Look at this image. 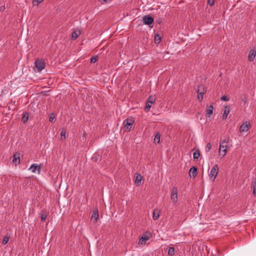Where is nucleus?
Masks as SVG:
<instances>
[{
    "label": "nucleus",
    "mask_w": 256,
    "mask_h": 256,
    "mask_svg": "<svg viewBox=\"0 0 256 256\" xmlns=\"http://www.w3.org/2000/svg\"><path fill=\"white\" fill-rule=\"evenodd\" d=\"M228 147V139H225L220 143V148L218 150L219 156L222 158L226 154Z\"/></svg>",
    "instance_id": "1"
},
{
    "label": "nucleus",
    "mask_w": 256,
    "mask_h": 256,
    "mask_svg": "<svg viewBox=\"0 0 256 256\" xmlns=\"http://www.w3.org/2000/svg\"><path fill=\"white\" fill-rule=\"evenodd\" d=\"M152 236V234L149 232H146L141 237V238H140L138 241V244L139 245H144L145 244L146 242Z\"/></svg>",
    "instance_id": "2"
},
{
    "label": "nucleus",
    "mask_w": 256,
    "mask_h": 256,
    "mask_svg": "<svg viewBox=\"0 0 256 256\" xmlns=\"http://www.w3.org/2000/svg\"><path fill=\"white\" fill-rule=\"evenodd\" d=\"M134 123V120L132 118H128L123 122L124 128L128 131L131 130Z\"/></svg>",
    "instance_id": "3"
},
{
    "label": "nucleus",
    "mask_w": 256,
    "mask_h": 256,
    "mask_svg": "<svg viewBox=\"0 0 256 256\" xmlns=\"http://www.w3.org/2000/svg\"><path fill=\"white\" fill-rule=\"evenodd\" d=\"M170 198L174 204L178 202V190L176 187H173L171 190Z\"/></svg>",
    "instance_id": "4"
},
{
    "label": "nucleus",
    "mask_w": 256,
    "mask_h": 256,
    "mask_svg": "<svg viewBox=\"0 0 256 256\" xmlns=\"http://www.w3.org/2000/svg\"><path fill=\"white\" fill-rule=\"evenodd\" d=\"M34 64L38 72H40L44 68L45 62L44 60L38 59L36 60Z\"/></svg>",
    "instance_id": "5"
},
{
    "label": "nucleus",
    "mask_w": 256,
    "mask_h": 256,
    "mask_svg": "<svg viewBox=\"0 0 256 256\" xmlns=\"http://www.w3.org/2000/svg\"><path fill=\"white\" fill-rule=\"evenodd\" d=\"M206 90L203 86H200L198 87L197 90L198 98L200 101H202L203 99V95L206 92Z\"/></svg>",
    "instance_id": "6"
},
{
    "label": "nucleus",
    "mask_w": 256,
    "mask_h": 256,
    "mask_svg": "<svg viewBox=\"0 0 256 256\" xmlns=\"http://www.w3.org/2000/svg\"><path fill=\"white\" fill-rule=\"evenodd\" d=\"M28 170H31L33 173H35L37 172L38 174H40L41 172V166L37 164H33L30 166Z\"/></svg>",
    "instance_id": "7"
},
{
    "label": "nucleus",
    "mask_w": 256,
    "mask_h": 256,
    "mask_svg": "<svg viewBox=\"0 0 256 256\" xmlns=\"http://www.w3.org/2000/svg\"><path fill=\"white\" fill-rule=\"evenodd\" d=\"M218 167L217 164L214 165L212 168L210 172V176L214 180L217 176L218 172Z\"/></svg>",
    "instance_id": "8"
},
{
    "label": "nucleus",
    "mask_w": 256,
    "mask_h": 256,
    "mask_svg": "<svg viewBox=\"0 0 256 256\" xmlns=\"http://www.w3.org/2000/svg\"><path fill=\"white\" fill-rule=\"evenodd\" d=\"M155 100H156L155 98L153 96H150L148 98V102L146 103V106L144 108V110L146 111H148L150 110V108L152 106V104L154 102Z\"/></svg>",
    "instance_id": "9"
},
{
    "label": "nucleus",
    "mask_w": 256,
    "mask_h": 256,
    "mask_svg": "<svg viewBox=\"0 0 256 256\" xmlns=\"http://www.w3.org/2000/svg\"><path fill=\"white\" fill-rule=\"evenodd\" d=\"M250 124L249 122H244L240 128V131L241 132H246L250 129Z\"/></svg>",
    "instance_id": "10"
},
{
    "label": "nucleus",
    "mask_w": 256,
    "mask_h": 256,
    "mask_svg": "<svg viewBox=\"0 0 256 256\" xmlns=\"http://www.w3.org/2000/svg\"><path fill=\"white\" fill-rule=\"evenodd\" d=\"M143 22L144 24L150 25L152 24L154 22V18L149 16H144L143 17Z\"/></svg>",
    "instance_id": "11"
},
{
    "label": "nucleus",
    "mask_w": 256,
    "mask_h": 256,
    "mask_svg": "<svg viewBox=\"0 0 256 256\" xmlns=\"http://www.w3.org/2000/svg\"><path fill=\"white\" fill-rule=\"evenodd\" d=\"M256 56V50L254 49H252L250 50L248 56V59L250 62H252L254 60L255 56Z\"/></svg>",
    "instance_id": "12"
},
{
    "label": "nucleus",
    "mask_w": 256,
    "mask_h": 256,
    "mask_svg": "<svg viewBox=\"0 0 256 256\" xmlns=\"http://www.w3.org/2000/svg\"><path fill=\"white\" fill-rule=\"evenodd\" d=\"M197 174V168L195 166L190 168L189 171V175L190 177L195 178Z\"/></svg>",
    "instance_id": "13"
},
{
    "label": "nucleus",
    "mask_w": 256,
    "mask_h": 256,
    "mask_svg": "<svg viewBox=\"0 0 256 256\" xmlns=\"http://www.w3.org/2000/svg\"><path fill=\"white\" fill-rule=\"evenodd\" d=\"M230 112V108L228 106H226L224 108V114L222 115V119L226 120Z\"/></svg>",
    "instance_id": "14"
},
{
    "label": "nucleus",
    "mask_w": 256,
    "mask_h": 256,
    "mask_svg": "<svg viewBox=\"0 0 256 256\" xmlns=\"http://www.w3.org/2000/svg\"><path fill=\"white\" fill-rule=\"evenodd\" d=\"M99 216L98 210H94L92 212V214L91 217L92 220H94V222H96L98 220Z\"/></svg>",
    "instance_id": "15"
},
{
    "label": "nucleus",
    "mask_w": 256,
    "mask_h": 256,
    "mask_svg": "<svg viewBox=\"0 0 256 256\" xmlns=\"http://www.w3.org/2000/svg\"><path fill=\"white\" fill-rule=\"evenodd\" d=\"M20 154H14V158L12 160L13 164H14L16 166L19 164L20 163Z\"/></svg>",
    "instance_id": "16"
},
{
    "label": "nucleus",
    "mask_w": 256,
    "mask_h": 256,
    "mask_svg": "<svg viewBox=\"0 0 256 256\" xmlns=\"http://www.w3.org/2000/svg\"><path fill=\"white\" fill-rule=\"evenodd\" d=\"M214 107L212 105L209 106L207 107L206 110V115L207 116L210 117L213 113Z\"/></svg>",
    "instance_id": "17"
},
{
    "label": "nucleus",
    "mask_w": 256,
    "mask_h": 256,
    "mask_svg": "<svg viewBox=\"0 0 256 256\" xmlns=\"http://www.w3.org/2000/svg\"><path fill=\"white\" fill-rule=\"evenodd\" d=\"M142 178V176L138 174H136V176L135 178V182L138 185H140L141 184V181Z\"/></svg>",
    "instance_id": "18"
},
{
    "label": "nucleus",
    "mask_w": 256,
    "mask_h": 256,
    "mask_svg": "<svg viewBox=\"0 0 256 256\" xmlns=\"http://www.w3.org/2000/svg\"><path fill=\"white\" fill-rule=\"evenodd\" d=\"M80 34V31L74 30L72 33V40H76V38H77L78 37Z\"/></svg>",
    "instance_id": "19"
},
{
    "label": "nucleus",
    "mask_w": 256,
    "mask_h": 256,
    "mask_svg": "<svg viewBox=\"0 0 256 256\" xmlns=\"http://www.w3.org/2000/svg\"><path fill=\"white\" fill-rule=\"evenodd\" d=\"M160 216V212L158 210H155L152 214V218L154 220H157Z\"/></svg>",
    "instance_id": "20"
},
{
    "label": "nucleus",
    "mask_w": 256,
    "mask_h": 256,
    "mask_svg": "<svg viewBox=\"0 0 256 256\" xmlns=\"http://www.w3.org/2000/svg\"><path fill=\"white\" fill-rule=\"evenodd\" d=\"M160 134L159 132H157L154 138V142L155 143L159 144L160 142Z\"/></svg>",
    "instance_id": "21"
},
{
    "label": "nucleus",
    "mask_w": 256,
    "mask_h": 256,
    "mask_svg": "<svg viewBox=\"0 0 256 256\" xmlns=\"http://www.w3.org/2000/svg\"><path fill=\"white\" fill-rule=\"evenodd\" d=\"M200 156V152L198 150H196L193 153V158L194 159H198Z\"/></svg>",
    "instance_id": "22"
},
{
    "label": "nucleus",
    "mask_w": 256,
    "mask_h": 256,
    "mask_svg": "<svg viewBox=\"0 0 256 256\" xmlns=\"http://www.w3.org/2000/svg\"><path fill=\"white\" fill-rule=\"evenodd\" d=\"M28 113H25L22 118V121L24 123H26V122H28Z\"/></svg>",
    "instance_id": "23"
},
{
    "label": "nucleus",
    "mask_w": 256,
    "mask_h": 256,
    "mask_svg": "<svg viewBox=\"0 0 256 256\" xmlns=\"http://www.w3.org/2000/svg\"><path fill=\"white\" fill-rule=\"evenodd\" d=\"M168 253L169 256H173L174 254V248L173 247L170 248Z\"/></svg>",
    "instance_id": "24"
},
{
    "label": "nucleus",
    "mask_w": 256,
    "mask_h": 256,
    "mask_svg": "<svg viewBox=\"0 0 256 256\" xmlns=\"http://www.w3.org/2000/svg\"><path fill=\"white\" fill-rule=\"evenodd\" d=\"M252 186L253 187V194L254 195L256 194V180L252 182Z\"/></svg>",
    "instance_id": "25"
},
{
    "label": "nucleus",
    "mask_w": 256,
    "mask_h": 256,
    "mask_svg": "<svg viewBox=\"0 0 256 256\" xmlns=\"http://www.w3.org/2000/svg\"><path fill=\"white\" fill-rule=\"evenodd\" d=\"M9 240V237L6 236L3 238L2 243L3 244H6Z\"/></svg>",
    "instance_id": "26"
},
{
    "label": "nucleus",
    "mask_w": 256,
    "mask_h": 256,
    "mask_svg": "<svg viewBox=\"0 0 256 256\" xmlns=\"http://www.w3.org/2000/svg\"><path fill=\"white\" fill-rule=\"evenodd\" d=\"M66 132L64 130H62L60 132V138L65 139Z\"/></svg>",
    "instance_id": "27"
},
{
    "label": "nucleus",
    "mask_w": 256,
    "mask_h": 256,
    "mask_svg": "<svg viewBox=\"0 0 256 256\" xmlns=\"http://www.w3.org/2000/svg\"><path fill=\"white\" fill-rule=\"evenodd\" d=\"M98 60V56H95L91 58L90 62L92 63H94Z\"/></svg>",
    "instance_id": "28"
},
{
    "label": "nucleus",
    "mask_w": 256,
    "mask_h": 256,
    "mask_svg": "<svg viewBox=\"0 0 256 256\" xmlns=\"http://www.w3.org/2000/svg\"><path fill=\"white\" fill-rule=\"evenodd\" d=\"M211 144L210 142H208L206 146V152H209L211 148Z\"/></svg>",
    "instance_id": "29"
},
{
    "label": "nucleus",
    "mask_w": 256,
    "mask_h": 256,
    "mask_svg": "<svg viewBox=\"0 0 256 256\" xmlns=\"http://www.w3.org/2000/svg\"><path fill=\"white\" fill-rule=\"evenodd\" d=\"M44 0H34L33 4L34 5H38L40 4L41 2H42Z\"/></svg>",
    "instance_id": "30"
},
{
    "label": "nucleus",
    "mask_w": 256,
    "mask_h": 256,
    "mask_svg": "<svg viewBox=\"0 0 256 256\" xmlns=\"http://www.w3.org/2000/svg\"><path fill=\"white\" fill-rule=\"evenodd\" d=\"M154 39H155L156 42H157L158 43H159L160 42V38L158 34H157L156 36H155Z\"/></svg>",
    "instance_id": "31"
},
{
    "label": "nucleus",
    "mask_w": 256,
    "mask_h": 256,
    "mask_svg": "<svg viewBox=\"0 0 256 256\" xmlns=\"http://www.w3.org/2000/svg\"><path fill=\"white\" fill-rule=\"evenodd\" d=\"M47 216L45 214H42L41 216V220L42 222H44Z\"/></svg>",
    "instance_id": "32"
},
{
    "label": "nucleus",
    "mask_w": 256,
    "mask_h": 256,
    "mask_svg": "<svg viewBox=\"0 0 256 256\" xmlns=\"http://www.w3.org/2000/svg\"><path fill=\"white\" fill-rule=\"evenodd\" d=\"M221 100H224V101H228L230 99L225 96H222V97L220 98Z\"/></svg>",
    "instance_id": "33"
},
{
    "label": "nucleus",
    "mask_w": 256,
    "mask_h": 256,
    "mask_svg": "<svg viewBox=\"0 0 256 256\" xmlns=\"http://www.w3.org/2000/svg\"><path fill=\"white\" fill-rule=\"evenodd\" d=\"M208 2L210 6H212L214 3V0H208Z\"/></svg>",
    "instance_id": "34"
},
{
    "label": "nucleus",
    "mask_w": 256,
    "mask_h": 256,
    "mask_svg": "<svg viewBox=\"0 0 256 256\" xmlns=\"http://www.w3.org/2000/svg\"><path fill=\"white\" fill-rule=\"evenodd\" d=\"M54 116L53 115V114H50V118H49V121L50 122H52L54 121Z\"/></svg>",
    "instance_id": "35"
},
{
    "label": "nucleus",
    "mask_w": 256,
    "mask_h": 256,
    "mask_svg": "<svg viewBox=\"0 0 256 256\" xmlns=\"http://www.w3.org/2000/svg\"><path fill=\"white\" fill-rule=\"evenodd\" d=\"M244 96L242 98V100L244 103L246 104L247 102V97L246 95H244Z\"/></svg>",
    "instance_id": "36"
}]
</instances>
